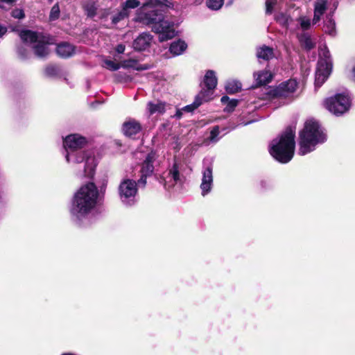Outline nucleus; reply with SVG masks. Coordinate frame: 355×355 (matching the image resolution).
I'll list each match as a JSON object with an SVG mask.
<instances>
[{
  "instance_id": "obj_27",
  "label": "nucleus",
  "mask_w": 355,
  "mask_h": 355,
  "mask_svg": "<svg viewBox=\"0 0 355 355\" xmlns=\"http://www.w3.org/2000/svg\"><path fill=\"white\" fill-rule=\"evenodd\" d=\"M137 64V61L135 59H128L121 62L120 65L121 67L124 69L133 68L137 70H145L147 69L146 67H137L136 65Z\"/></svg>"
},
{
  "instance_id": "obj_28",
  "label": "nucleus",
  "mask_w": 355,
  "mask_h": 355,
  "mask_svg": "<svg viewBox=\"0 0 355 355\" xmlns=\"http://www.w3.org/2000/svg\"><path fill=\"white\" fill-rule=\"evenodd\" d=\"M224 0H207L206 2L207 6L213 10H219L223 5Z\"/></svg>"
},
{
  "instance_id": "obj_18",
  "label": "nucleus",
  "mask_w": 355,
  "mask_h": 355,
  "mask_svg": "<svg viewBox=\"0 0 355 355\" xmlns=\"http://www.w3.org/2000/svg\"><path fill=\"white\" fill-rule=\"evenodd\" d=\"M56 53L60 57L67 58L74 54L75 49L73 45L67 42H63L57 46Z\"/></svg>"
},
{
  "instance_id": "obj_17",
  "label": "nucleus",
  "mask_w": 355,
  "mask_h": 355,
  "mask_svg": "<svg viewBox=\"0 0 355 355\" xmlns=\"http://www.w3.org/2000/svg\"><path fill=\"white\" fill-rule=\"evenodd\" d=\"M254 78L257 85H265L271 82L273 74L269 70L264 69L254 73Z\"/></svg>"
},
{
  "instance_id": "obj_30",
  "label": "nucleus",
  "mask_w": 355,
  "mask_h": 355,
  "mask_svg": "<svg viewBox=\"0 0 355 355\" xmlns=\"http://www.w3.org/2000/svg\"><path fill=\"white\" fill-rule=\"evenodd\" d=\"M297 21L300 24L301 28L303 30H308L311 26V19L306 16L300 17Z\"/></svg>"
},
{
  "instance_id": "obj_24",
  "label": "nucleus",
  "mask_w": 355,
  "mask_h": 355,
  "mask_svg": "<svg viewBox=\"0 0 355 355\" xmlns=\"http://www.w3.org/2000/svg\"><path fill=\"white\" fill-rule=\"evenodd\" d=\"M242 87V83L236 80L230 79L226 81L225 89L228 94H235L240 91Z\"/></svg>"
},
{
  "instance_id": "obj_44",
  "label": "nucleus",
  "mask_w": 355,
  "mask_h": 355,
  "mask_svg": "<svg viewBox=\"0 0 355 355\" xmlns=\"http://www.w3.org/2000/svg\"><path fill=\"white\" fill-rule=\"evenodd\" d=\"M125 50V46L123 44H118L115 49V54L114 55V57H116V54H122L124 53Z\"/></svg>"
},
{
  "instance_id": "obj_29",
  "label": "nucleus",
  "mask_w": 355,
  "mask_h": 355,
  "mask_svg": "<svg viewBox=\"0 0 355 355\" xmlns=\"http://www.w3.org/2000/svg\"><path fill=\"white\" fill-rule=\"evenodd\" d=\"M128 15V11L124 8H122L121 10H120L119 12H117L112 17V21L114 24H116L124 18L127 17Z\"/></svg>"
},
{
  "instance_id": "obj_26",
  "label": "nucleus",
  "mask_w": 355,
  "mask_h": 355,
  "mask_svg": "<svg viewBox=\"0 0 355 355\" xmlns=\"http://www.w3.org/2000/svg\"><path fill=\"white\" fill-rule=\"evenodd\" d=\"M324 31L331 35H334L336 33V24L331 17H327L324 21Z\"/></svg>"
},
{
  "instance_id": "obj_21",
  "label": "nucleus",
  "mask_w": 355,
  "mask_h": 355,
  "mask_svg": "<svg viewBox=\"0 0 355 355\" xmlns=\"http://www.w3.org/2000/svg\"><path fill=\"white\" fill-rule=\"evenodd\" d=\"M166 103L159 101H150L147 104V110L150 114H162L165 112Z\"/></svg>"
},
{
  "instance_id": "obj_43",
  "label": "nucleus",
  "mask_w": 355,
  "mask_h": 355,
  "mask_svg": "<svg viewBox=\"0 0 355 355\" xmlns=\"http://www.w3.org/2000/svg\"><path fill=\"white\" fill-rule=\"evenodd\" d=\"M12 16L16 19H22L24 17V13L21 9L17 8L12 11Z\"/></svg>"
},
{
  "instance_id": "obj_48",
  "label": "nucleus",
  "mask_w": 355,
  "mask_h": 355,
  "mask_svg": "<svg viewBox=\"0 0 355 355\" xmlns=\"http://www.w3.org/2000/svg\"><path fill=\"white\" fill-rule=\"evenodd\" d=\"M182 110H177L175 114L174 115L175 117L177 119H180L182 116Z\"/></svg>"
},
{
  "instance_id": "obj_19",
  "label": "nucleus",
  "mask_w": 355,
  "mask_h": 355,
  "mask_svg": "<svg viewBox=\"0 0 355 355\" xmlns=\"http://www.w3.org/2000/svg\"><path fill=\"white\" fill-rule=\"evenodd\" d=\"M202 83L203 86L205 87L215 89L218 83L216 72L213 70L207 71L204 76Z\"/></svg>"
},
{
  "instance_id": "obj_38",
  "label": "nucleus",
  "mask_w": 355,
  "mask_h": 355,
  "mask_svg": "<svg viewBox=\"0 0 355 355\" xmlns=\"http://www.w3.org/2000/svg\"><path fill=\"white\" fill-rule=\"evenodd\" d=\"M200 105H201V103L195 99L193 103L184 107L182 108V110L187 112H192L194 110L197 109Z\"/></svg>"
},
{
  "instance_id": "obj_15",
  "label": "nucleus",
  "mask_w": 355,
  "mask_h": 355,
  "mask_svg": "<svg viewBox=\"0 0 355 355\" xmlns=\"http://www.w3.org/2000/svg\"><path fill=\"white\" fill-rule=\"evenodd\" d=\"M157 159V155L155 152L151 151L146 157L141 168V173L143 176H150L154 171L153 162Z\"/></svg>"
},
{
  "instance_id": "obj_20",
  "label": "nucleus",
  "mask_w": 355,
  "mask_h": 355,
  "mask_svg": "<svg viewBox=\"0 0 355 355\" xmlns=\"http://www.w3.org/2000/svg\"><path fill=\"white\" fill-rule=\"evenodd\" d=\"M187 49V44L182 40L173 42L169 47V51L174 56L182 55Z\"/></svg>"
},
{
  "instance_id": "obj_23",
  "label": "nucleus",
  "mask_w": 355,
  "mask_h": 355,
  "mask_svg": "<svg viewBox=\"0 0 355 355\" xmlns=\"http://www.w3.org/2000/svg\"><path fill=\"white\" fill-rule=\"evenodd\" d=\"M257 55L259 59L269 60L274 57L273 49L267 46H263L257 49Z\"/></svg>"
},
{
  "instance_id": "obj_9",
  "label": "nucleus",
  "mask_w": 355,
  "mask_h": 355,
  "mask_svg": "<svg viewBox=\"0 0 355 355\" xmlns=\"http://www.w3.org/2000/svg\"><path fill=\"white\" fill-rule=\"evenodd\" d=\"M214 186L213 164L206 163L203 161V165L201 171V181L200 189L201 195L205 197L211 193Z\"/></svg>"
},
{
  "instance_id": "obj_13",
  "label": "nucleus",
  "mask_w": 355,
  "mask_h": 355,
  "mask_svg": "<svg viewBox=\"0 0 355 355\" xmlns=\"http://www.w3.org/2000/svg\"><path fill=\"white\" fill-rule=\"evenodd\" d=\"M141 130V124L133 119L126 120L122 126V131L126 137H132L139 133Z\"/></svg>"
},
{
  "instance_id": "obj_41",
  "label": "nucleus",
  "mask_w": 355,
  "mask_h": 355,
  "mask_svg": "<svg viewBox=\"0 0 355 355\" xmlns=\"http://www.w3.org/2000/svg\"><path fill=\"white\" fill-rule=\"evenodd\" d=\"M15 2V0H0V8L3 10L10 9Z\"/></svg>"
},
{
  "instance_id": "obj_32",
  "label": "nucleus",
  "mask_w": 355,
  "mask_h": 355,
  "mask_svg": "<svg viewBox=\"0 0 355 355\" xmlns=\"http://www.w3.org/2000/svg\"><path fill=\"white\" fill-rule=\"evenodd\" d=\"M103 66L111 71H116L120 69V63H116L110 60H105Z\"/></svg>"
},
{
  "instance_id": "obj_2",
  "label": "nucleus",
  "mask_w": 355,
  "mask_h": 355,
  "mask_svg": "<svg viewBox=\"0 0 355 355\" xmlns=\"http://www.w3.org/2000/svg\"><path fill=\"white\" fill-rule=\"evenodd\" d=\"M87 139L78 134H71L63 139L64 155L67 163L76 167V174L80 178H90L96 166L94 156L83 150Z\"/></svg>"
},
{
  "instance_id": "obj_6",
  "label": "nucleus",
  "mask_w": 355,
  "mask_h": 355,
  "mask_svg": "<svg viewBox=\"0 0 355 355\" xmlns=\"http://www.w3.org/2000/svg\"><path fill=\"white\" fill-rule=\"evenodd\" d=\"M19 37L25 44L32 45L35 54L37 57L43 58L49 54V50L47 47L49 42L42 33L24 30L20 31Z\"/></svg>"
},
{
  "instance_id": "obj_39",
  "label": "nucleus",
  "mask_w": 355,
  "mask_h": 355,
  "mask_svg": "<svg viewBox=\"0 0 355 355\" xmlns=\"http://www.w3.org/2000/svg\"><path fill=\"white\" fill-rule=\"evenodd\" d=\"M58 71L59 68L55 65H49L45 69L46 74L49 76H55Z\"/></svg>"
},
{
  "instance_id": "obj_10",
  "label": "nucleus",
  "mask_w": 355,
  "mask_h": 355,
  "mask_svg": "<svg viewBox=\"0 0 355 355\" xmlns=\"http://www.w3.org/2000/svg\"><path fill=\"white\" fill-rule=\"evenodd\" d=\"M159 182L166 189H169L176 184L182 182L179 166L177 162H174L168 171L161 177Z\"/></svg>"
},
{
  "instance_id": "obj_47",
  "label": "nucleus",
  "mask_w": 355,
  "mask_h": 355,
  "mask_svg": "<svg viewBox=\"0 0 355 355\" xmlns=\"http://www.w3.org/2000/svg\"><path fill=\"white\" fill-rule=\"evenodd\" d=\"M146 178L141 174V178L138 180V184L144 186L146 184Z\"/></svg>"
},
{
  "instance_id": "obj_35",
  "label": "nucleus",
  "mask_w": 355,
  "mask_h": 355,
  "mask_svg": "<svg viewBox=\"0 0 355 355\" xmlns=\"http://www.w3.org/2000/svg\"><path fill=\"white\" fill-rule=\"evenodd\" d=\"M276 20L281 25L284 26H287L289 24V21L291 20V17L285 14L281 13L276 17Z\"/></svg>"
},
{
  "instance_id": "obj_45",
  "label": "nucleus",
  "mask_w": 355,
  "mask_h": 355,
  "mask_svg": "<svg viewBox=\"0 0 355 355\" xmlns=\"http://www.w3.org/2000/svg\"><path fill=\"white\" fill-rule=\"evenodd\" d=\"M5 202V194L3 188L0 186V207L3 205Z\"/></svg>"
},
{
  "instance_id": "obj_34",
  "label": "nucleus",
  "mask_w": 355,
  "mask_h": 355,
  "mask_svg": "<svg viewBox=\"0 0 355 355\" xmlns=\"http://www.w3.org/2000/svg\"><path fill=\"white\" fill-rule=\"evenodd\" d=\"M85 10L88 17H92L96 15V8L93 3H87L84 6Z\"/></svg>"
},
{
  "instance_id": "obj_8",
  "label": "nucleus",
  "mask_w": 355,
  "mask_h": 355,
  "mask_svg": "<svg viewBox=\"0 0 355 355\" xmlns=\"http://www.w3.org/2000/svg\"><path fill=\"white\" fill-rule=\"evenodd\" d=\"M118 191L119 198L123 204L128 206L134 205L137 193V186L135 181L130 179L123 180L120 183Z\"/></svg>"
},
{
  "instance_id": "obj_50",
  "label": "nucleus",
  "mask_w": 355,
  "mask_h": 355,
  "mask_svg": "<svg viewBox=\"0 0 355 355\" xmlns=\"http://www.w3.org/2000/svg\"><path fill=\"white\" fill-rule=\"evenodd\" d=\"M19 53L21 55V57L24 58L25 57V55L21 51L20 49H19L18 51Z\"/></svg>"
},
{
  "instance_id": "obj_25",
  "label": "nucleus",
  "mask_w": 355,
  "mask_h": 355,
  "mask_svg": "<svg viewBox=\"0 0 355 355\" xmlns=\"http://www.w3.org/2000/svg\"><path fill=\"white\" fill-rule=\"evenodd\" d=\"M221 103L226 106L224 108V112H231L238 105V100L230 99L227 96H223L220 99Z\"/></svg>"
},
{
  "instance_id": "obj_1",
  "label": "nucleus",
  "mask_w": 355,
  "mask_h": 355,
  "mask_svg": "<svg viewBox=\"0 0 355 355\" xmlns=\"http://www.w3.org/2000/svg\"><path fill=\"white\" fill-rule=\"evenodd\" d=\"M171 4L168 0H147L136 17L137 21L151 26L152 30L159 34L161 42L170 40L176 35L174 23L166 19L163 14V8Z\"/></svg>"
},
{
  "instance_id": "obj_33",
  "label": "nucleus",
  "mask_w": 355,
  "mask_h": 355,
  "mask_svg": "<svg viewBox=\"0 0 355 355\" xmlns=\"http://www.w3.org/2000/svg\"><path fill=\"white\" fill-rule=\"evenodd\" d=\"M319 55H320L319 61H320L321 60H322L324 61L329 60L331 63V58H330V53H329V51L328 50V49L327 48V46H321L320 48Z\"/></svg>"
},
{
  "instance_id": "obj_12",
  "label": "nucleus",
  "mask_w": 355,
  "mask_h": 355,
  "mask_svg": "<svg viewBox=\"0 0 355 355\" xmlns=\"http://www.w3.org/2000/svg\"><path fill=\"white\" fill-rule=\"evenodd\" d=\"M298 88V83L295 79H289L279 84L275 89V95L280 97H288L294 94Z\"/></svg>"
},
{
  "instance_id": "obj_7",
  "label": "nucleus",
  "mask_w": 355,
  "mask_h": 355,
  "mask_svg": "<svg viewBox=\"0 0 355 355\" xmlns=\"http://www.w3.org/2000/svg\"><path fill=\"white\" fill-rule=\"evenodd\" d=\"M324 107L336 115L343 114L350 107V99L347 94H339L334 97L327 98L324 103Z\"/></svg>"
},
{
  "instance_id": "obj_5",
  "label": "nucleus",
  "mask_w": 355,
  "mask_h": 355,
  "mask_svg": "<svg viewBox=\"0 0 355 355\" xmlns=\"http://www.w3.org/2000/svg\"><path fill=\"white\" fill-rule=\"evenodd\" d=\"M299 154L304 155L313 150L315 146L323 143L326 136L317 121L309 119L305 122L303 130L300 133Z\"/></svg>"
},
{
  "instance_id": "obj_11",
  "label": "nucleus",
  "mask_w": 355,
  "mask_h": 355,
  "mask_svg": "<svg viewBox=\"0 0 355 355\" xmlns=\"http://www.w3.org/2000/svg\"><path fill=\"white\" fill-rule=\"evenodd\" d=\"M331 68L332 64L329 60L318 61L315 80L317 87H320L327 79L331 72Z\"/></svg>"
},
{
  "instance_id": "obj_42",
  "label": "nucleus",
  "mask_w": 355,
  "mask_h": 355,
  "mask_svg": "<svg viewBox=\"0 0 355 355\" xmlns=\"http://www.w3.org/2000/svg\"><path fill=\"white\" fill-rule=\"evenodd\" d=\"M277 3V0H266V12L268 14H271L274 6Z\"/></svg>"
},
{
  "instance_id": "obj_49",
  "label": "nucleus",
  "mask_w": 355,
  "mask_h": 355,
  "mask_svg": "<svg viewBox=\"0 0 355 355\" xmlns=\"http://www.w3.org/2000/svg\"><path fill=\"white\" fill-rule=\"evenodd\" d=\"M352 78L355 81V65L353 67L352 69Z\"/></svg>"
},
{
  "instance_id": "obj_36",
  "label": "nucleus",
  "mask_w": 355,
  "mask_h": 355,
  "mask_svg": "<svg viewBox=\"0 0 355 355\" xmlns=\"http://www.w3.org/2000/svg\"><path fill=\"white\" fill-rule=\"evenodd\" d=\"M140 5L139 0H127L123 4V8L128 10V8H135Z\"/></svg>"
},
{
  "instance_id": "obj_14",
  "label": "nucleus",
  "mask_w": 355,
  "mask_h": 355,
  "mask_svg": "<svg viewBox=\"0 0 355 355\" xmlns=\"http://www.w3.org/2000/svg\"><path fill=\"white\" fill-rule=\"evenodd\" d=\"M152 40L153 36L150 33H142L133 41L132 46L136 51H145L150 46Z\"/></svg>"
},
{
  "instance_id": "obj_22",
  "label": "nucleus",
  "mask_w": 355,
  "mask_h": 355,
  "mask_svg": "<svg viewBox=\"0 0 355 355\" xmlns=\"http://www.w3.org/2000/svg\"><path fill=\"white\" fill-rule=\"evenodd\" d=\"M214 89L205 87L203 86L200 92L196 96L195 99L201 103V105L204 102H207L212 99Z\"/></svg>"
},
{
  "instance_id": "obj_4",
  "label": "nucleus",
  "mask_w": 355,
  "mask_h": 355,
  "mask_svg": "<svg viewBox=\"0 0 355 355\" xmlns=\"http://www.w3.org/2000/svg\"><path fill=\"white\" fill-rule=\"evenodd\" d=\"M295 147V131L288 128L279 137L272 141L270 144L269 152L278 162L287 163L293 157Z\"/></svg>"
},
{
  "instance_id": "obj_46",
  "label": "nucleus",
  "mask_w": 355,
  "mask_h": 355,
  "mask_svg": "<svg viewBox=\"0 0 355 355\" xmlns=\"http://www.w3.org/2000/svg\"><path fill=\"white\" fill-rule=\"evenodd\" d=\"M6 27L0 24V38H1L6 34Z\"/></svg>"
},
{
  "instance_id": "obj_31",
  "label": "nucleus",
  "mask_w": 355,
  "mask_h": 355,
  "mask_svg": "<svg viewBox=\"0 0 355 355\" xmlns=\"http://www.w3.org/2000/svg\"><path fill=\"white\" fill-rule=\"evenodd\" d=\"M301 44L306 49H311L314 47V43L311 38L307 35H302L300 38Z\"/></svg>"
},
{
  "instance_id": "obj_3",
  "label": "nucleus",
  "mask_w": 355,
  "mask_h": 355,
  "mask_svg": "<svg viewBox=\"0 0 355 355\" xmlns=\"http://www.w3.org/2000/svg\"><path fill=\"white\" fill-rule=\"evenodd\" d=\"M99 191L93 182L83 184L73 193L69 213L71 219L81 225L95 210L99 198Z\"/></svg>"
},
{
  "instance_id": "obj_37",
  "label": "nucleus",
  "mask_w": 355,
  "mask_h": 355,
  "mask_svg": "<svg viewBox=\"0 0 355 355\" xmlns=\"http://www.w3.org/2000/svg\"><path fill=\"white\" fill-rule=\"evenodd\" d=\"M219 127L218 125L214 126L210 132L209 139L211 142H216L219 140L218 135H219Z\"/></svg>"
},
{
  "instance_id": "obj_16",
  "label": "nucleus",
  "mask_w": 355,
  "mask_h": 355,
  "mask_svg": "<svg viewBox=\"0 0 355 355\" xmlns=\"http://www.w3.org/2000/svg\"><path fill=\"white\" fill-rule=\"evenodd\" d=\"M327 9V0H316L314 3V15L312 20L313 24H317Z\"/></svg>"
},
{
  "instance_id": "obj_40",
  "label": "nucleus",
  "mask_w": 355,
  "mask_h": 355,
  "mask_svg": "<svg viewBox=\"0 0 355 355\" xmlns=\"http://www.w3.org/2000/svg\"><path fill=\"white\" fill-rule=\"evenodd\" d=\"M60 15V8L58 4L54 5L51 10L50 12V19L51 20H55L58 18Z\"/></svg>"
}]
</instances>
